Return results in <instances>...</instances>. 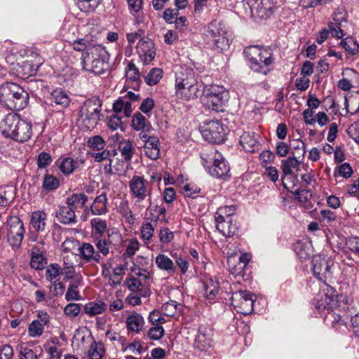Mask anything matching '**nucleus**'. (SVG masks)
Returning <instances> with one entry per match:
<instances>
[{
	"label": "nucleus",
	"mask_w": 359,
	"mask_h": 359,
	"mask_svg": "<svg viewBox=\"0 0 359 359\" xmlns=\"http://www.w3.org/2000/svg\"><path fill=\"white\" fill-rule=\"evenodd\" d=\"M201 87L192 69L180 67L175 72V94L178 98L193 100L197 97Z\"/></svg>",
	"instance_id": "1"
},
{
	"label": "nucleus",
	"mask_w": 359,
	"mask_h": 359,
	"mask_svg": "<svg viewBox=\"0 0 359 359\" xmlns=\"http://www.w3.org/2000/svg\"><path fill=\"white\" fill-rule=\"evenodd\" d=\"M29 94L15 83L7 82L0 86V102L12 110H22L28 104Z\"/></svg>",
	"instance_id": "2"
},
{
	"label": "nucleus",
	"mask_w": 359,
	"mask_h": 359,
	"mask_svg": "<svg viewBox=\"0 0 359 359\" xmlns=\"http://www.w3.org/2000/svg\"><path fill=\"white\" fill-rule=\"evenodd\" d=\"M107 54L104 47L100 44L88 48L82 55L83 69L97 75L104 74L108 69L104 60Z\"/></svg>",
	"instance_id": "3"
},
{
	"label": "nucleus",
	"mask_w": 359,
	"mask_h": 359,
	"mask_svg": "<svg viewBox=\"0 0 359 359\" xmlns=\"http://www.w3.org/2000/svg\"><path fill=\"white\" fill-rule=\"evenodd\" d=\"M229 98V92L223 86L212 85L204 88L202 103L208 109L223 111Z\"/></svg>",
	"instance_id": "4"
},
{
	"label": "nucleus",
	"mask_w": 359,
	"mask_h": 359,
	"mask_svg": "<svg viewBox=\"0 0 359 359\" xmlns=\"http://www.w3.org/2000/svg\"><path fill=\"white\" fill-rule=\"evenodd\" d=\"M226 34L224 25L219 21L212 20L207 27L204 40L210 48L224 50L229 48L230 43Z\"/></svg>",
	"instance_id": "5"
},
{
	"label": "nucleus",
	"mask_w": 359,
	"mask_h": 359,
	"mask_svg": "<svg viewBox=\"0 0 359 359\" xmlns=\"http://www.w3.org/2000/svg\"><path fill=\"white\" fill-rule=\"evenodd\" d=\"M244 53L252 70L264 74L269 72L268 66L273 62L270 52L258 46H249L244 50Z\"/></svg>",
	"instance_id": "6"
},
{
	"label": "nucleus",
	"mask_w": 359,
	"mask_h": 359,
	"mask_svg": "<svg viewBox=\"0 0 359 359\" xmlns=\"http://www.w3.org/2000/svg\"><path fill=\"white\" fill-rule=\"evenodd\" d=\"M129 192L135 199V206L141 207V203L147 200L151 203V184L144 176L135 175L128 182Z\"/></svg>",
	"instance_id": "7"
},
{
	"label": "nucleus",
	"mask_w": 359,
	"mask_h": 359,
	"mask_svg": "<svg viewBox=\"0 0 359 359\" xmlns=\"http://www.w3.org/2000/svg\"><path fill=\"white\" fill-rule=\"evenodd\" d=\"M101 101L97 98L88 99L81 107L79 114L82 123L87 129L93 128L100 117Z\"/></svg>",
	"instance_id": "8"
},
{
	"label": "nucleus",
	"mask_w": 359,
	"mask_h": 359,
	"mask_svg": "<svg viewBox=\"0 0 359 359\" xmlns=\"http://www.w3.org/2000/svg\"><path fill=\"white\" fill-rule=\"evenodd\" d=\"M203 138L213 144H219L225 140L224 129L217 120H206L200 126Z\"/></svg>",
	"instance_id": "9"
},
{
	"label": "nucleus",
	"mask_w": 359,
	"mask_h": 359,
	"mask_svg": "<svg viewBox=\"0 0 359 359\" xmlns=\"http://www.w3.org/2000/svg\"><path fill=\"white\" fill-rule=\"evenodd\" d=\"M123 237L119 232H111L108 233L107 238L105 236L94 237L93 243L96 248L97 253L102 257H107L114 246L119 245L122 243Z\"/></svg>",
	"instance_id": "10"
},
{
	"label": "nucleus",
	"mask_w": 359,
	"mask_h": 359,
	"mask_svg": "<svg viewBox=\"0 0 359 359\" xmlns=\"http://www.w3.org/2000/svg\"><path fill=\"white\" fill-rule=\"evenodd\" d=\"M231 304L238 309V312L245 315L249 314L253 310L255 296L247 290H239L231 295Z\"/></svg>",
	"instance_id": "11"
},
{
	"label": "nucleus",
	"mask_w": 359,
	"mask_h": 359,
	"mask_svg": "<svg viewBox=\"0 0 359 359\" xmlns=\"http://www.w3.org/2000/svg\"><path fill=\"white\" fill-rule=\"evenodd\" d=\"M8 241L13 248H19L25 234L22 222L18 217H11L8 221Z\"/></svg>",
	"instance_id": "12"
},
{
	"label": "nucleus",
	"mask_w": 359,
	"mask_h": 359,
	"mask_svg": "<svg viewBox=\"0 0 359 359\" xmlns=\"http://www.w3.org/2000/svg\"><path fill=\"white\" fill-rule=\"evenodd\" d=\"M211 159L212 164L208 172L212 177L226 179L230 175V166L221 153L215 151Z\"/></svg>",
	"instance_id": "13"
},
{
	"label": "nucleus",
	"mask_w": 359,
	"mask_h": 359,
	"mask_svg": "<svg viewBox=\"0 0 359 359\" xmlns=\"http://www.w3.org/2000/svg\"><path fill=\"white\" fill-rule=\"evenodd\" d=\"M313 275L320 280L325 282L331 277V266L333 262L320 255L313 256L311 261Z\"/></svg>",
	"instance_id": "14"
},
{
	"label": "nucleus",
	"mask_w": 359,
	"mask_h": 359,
	"mask_svg": "<svg viewBox=\"0 0 359 359\" xmlns=\"http://www.w3.org/2000/svg\"><path fill=\"white\" fill-rule=\"evenodd\" d=\"M337 304V295L332 288H327V292L319 294L313 301V304L319 312L332 310Z\"/></svg>",
	"instance_id": "15"
},
{
	"label": "nucleus",
	"mask_w": 359,
	"mask_h": 359,
	"mask_svg": "<svg viewBox=\"0 0 359 359\" xmlns=\"http://www.w3.org/2000/svg\"><path fill=\"white\" fill-rule=\"evenodd\" d=\"M22 118L15 113L8 114L0 123V130L5 137L14 140Z\"/></svg>",
	"instance_id": "16"
},
{
	"label": "nucleus",
	"mask_w": 359,
	"mask_h": 359,
	"mask_svg": "<svg viewBox=\"0 0 359 359\" xmlns=\"http://www.w3.org/2000/svg\"><path fill=\"white\" fill-rule=\"evenodd\" d=\"M250 260V256L248 254L229 257L227 262L229 271L235 276L243 277L245 274V271Z\"/></svg>",
	"instance_id": "17"
},
{
	"label": "nucleus",
	"mask_w": 359,
	"mask_h": 359,
	"mask_svg": "<svg viewBox=\"0 0 359 359\" xmlns=\"http://www.w3.org/2000/svg\"><path fill=\"white\" fill-rule=\"evenodd\" d=\"M212 330L210 326L201 325L198 329L194 346L199 351H206L211 346Z\"/></svg>",
	"instance_id": "18"
},
{
	"label": "nucleus",
	"mask_w": 359,
	"mask_h": 359,
	"mask_svg": "<svg viewBox=\"0 0 359 359\" xmlns=\"http://www.w3.org/2000/svg\"><path fill=\"white\" fill-rule=\"evenodd\" d=\"M136 48L140 57L144 64H149L154 59L156 51L154 43L151 39L140 40Z\"/></svg>",
	"instance_id": "19"
},
{
	"label": "nucleus",
	"mask_w": 359,
	"mask_h": 359,
	"mask_svg": "<svg viewBox=\"0 0 359 359\" xmlns=\"http://www.w3.org/2000/svg\"><path fill=\"white\" fill-rule=\"evenodd\" d=\"M217 230L224 236L230 237L238 231L236 224L233 222L231 217L225 218L224 215L217 214L215 216Z\"/></svg>",
	"instance_id": "20"
},
{
	"label": "nucleus",
	"mask_w": 359,
	"mask_h": 359,
	"mask_svg": "<svg viewBox=\"0 0 359 359\" xmlns=\"http://www.w3.org/2000/svg\"><path fill=\"white\" fill-rule=\"evenodd\" d=\"M82 259L87 263H101L103 258L97 253L93 243H83L78 249Z\"/></svg>",
	"instance_id": "21"
},
{
	"label": "nucleus",
	"mask_w": 359,
	"mask_h": 359,
	"mask_svg": "<svg viewBox=\"0 0 359 359\" xmlns=\"http://www.w3.org/2000/svg\"><path fill=\"white\" fill-rule=\"evenodd\" d=\"M82 163L83 161L79 163L78 160H74L71 157H60L55 163V165L65 175L72 173Z\"/></svg>",
	"instance_id": "22"
},
{
	"label": "nucleus",
	"mask_w": 359,
	"mask_h": 359,
	"mask_svg": "<svg viewBox=\"0 0 359 359\" xmlns=\"http://www.w3.org/2000/svg\"><path fill=\"white\" fill-rule=\"evenodd\" d=\"M17 130L13 140L16 142H27L32 135V124L30 121L25 119L22 118Z\"/></svg>",
	"instance_id": "23"
},
{
	"label": "nucleus",
	"mask_w": 359,
	"mask_h": 359,
	"mask_svg": "<svg viewBox=\"0 0 359 359\" xmlns=\"http://www.w3.org/2000/svg\"><path fill=\"white\" fill-rule=\"evenodd\" d=\"M292 156H290L281 161V168L284 175H289L293 173V169L297 171L299 170V167L304 158L297 156L294 152H292Z\"/></svg>",
	"instance_id": "24"
},
{
	"label": "nucleus",
	"mask_w": 359,
	"mask_h": 359,
	"mask_svg": "<svg viewBox=\"0 0 359 359\" xmlns=\"http://www.w3.org/2000/svg\"><path fill=\"white\" fill-rule=\"evenodd\" d=\"M55 216L57 220L63 224L76 223L75 212L68 205L59 207Z\"/></svg>",
	"instance_id": "25"
},
{
	"label": "nucleus",
	"mask_w": 359,
	"mask_h": 359,
	"mask_svg": "<svg viewBox=\"0 0 359 359\" xmlns=\"http://www.w3.org/2000/svg\"><path fill=\"white\" fill-rule=\"evenodd\" d=\"M341 251L348 259H351L350 252L353 254L355 258L359 259V237L351 236L347 238L345 241V246Z\"/></svg>",
	"instance_id": "26"
},
{
	"label": "nucleus",
	"mask_w": 359,
	"mask_h": 359,
	"mask_svg": "<svg viewBox=\"0 0 359 359\" xmlns=\"http://www.w3.org/2000/svg\"><path fill=\"white\" fill-rule=\"evenodd\" d=\"M118 150L126 162H130L135 152L133 142L127 139H121L118 143Z\"/></svg>",
	"instance_id": "27"
},
{
	"label": "nucleus",
	"mask_w": 359,
	"mask_h": 359,
	"mask_svg": "<svg viewBox=\"0 0 359 359\" xmlns=\"http://www.w3.org/2000/svg\"><path fill=\"white\" fill-rule=\"evenodd\" d=\"M155 263L159 269L165 271L170 274H173L176 272L177 266L173 261L165 255L160 254L157 255L155 259Z\"/></svg>",
	"instance_id": "28"
},
{
	"label": "nucleus",
	"mask_w": 359,
	"mask_h": 359,
	"mask_svg": "<svg viewBox=\"0 0 359 359\" xmlns=\"http://www.w3.org/2000/svg\"><path fill=\"white\" fill-rule=\"evenodd\" d=\"M50 99L52 106L55 104L65 108L68 107L70 102L68 95L61 88L54 90L50 94Z\"/></svg>",
	"instance_id": "29"
},
{
	"label": "nucleus",
	"mask_w": 359,
	"mask_h": 359,
	"mask_svg": "<svg viewBox=\"0 0 359 359\" xmlns=\"http://www.w3.org/2000/svg\"><path fill=\"white\" fill-rule=\"evenodd\" d=\"M205 295L208 299H215L219 292V283L216 278L207 277L203 280Z\"/></svg>",
	"instance_id": "30"
},
{
	"label": "nucleus",
	"mask_w": 359,
	"mask_h": 359,
	"mask_svg": "<svg viewBox=\"0 0 359 359\" xmlns=\"http://www.w3.org/2000/svg\"><path fill=\"white\" fill-rule=\"evenodd\" d=\"M159 140L157 137L151 138L148 142L144 144L145 154L152 160H156L160 156Z\"/></svg>",
	"instance_id": "31"
},
{
	"label": "nucleus",
	"mask_w": 359,
	"mask_h": 359,
	"mask_svg": "<svg viewBox=\"0 0 359 359\" xmlns=\"http://www.w3.org/2000/svg\"><path fill=\"white\" fill-rule=\"evenodd\" d=\"M240 144L248 152H253L258 147V142L254 133H243L240 137Z\"/></svg>",
	"instance_id": "32"
},
{
	"label": "nucleus",
	"mask_w": 359,
	"mask_h": 359,
	"mask_svg": "<svg viewBox=\"0 0 359 359\" xmlns=\"http://www.w3.org/2000/svg\"><path fill=\"white\" fill-rule=\"evenodd\" d=\"M107 202L106 194L102 193L97 196L90 207L92 214L95 215L105 214L107 212Z\"/></svg>",
	"instance_id": "33"
},
{
	"label": "nucleus",
	"mask_w": 359,
	"mask_h": 359,
	"mask_svg": "<svg viewBox=\"0 0 359 359\" xmlns=\"http://www.w3.org/2000/svg\"><path fill=\"white\" fill-rule=\"evenodd\" d=\"M144 324L143 317L138 313L129 316L126 319V326L129 331L140 332Z\"/></svg>",
	"instance_id": "34"
},
{
	"label": "nucleus",
	"mask_w": 359,
	"mask_h": 359,
	"mask_svg": "<svg viewBox=\"0 0 359 359\" xmlns=\"http://www.w3.org/2000/svg\"><path fill=\"white\" fill-rule=\"evenodd\" d=\"M88 201V196L83 194H73L67 198V204L75 211L77 208L84 207Z\"/></svg>",
	"instance_id": "35"
},
{
	"label": "nucleus",
	"mask_w": 359,
	"mask_h": 359,
	"mask_svg": "<svg viewBox=\"0 0 359 359\" xmlns=\"http://www.w3.org/2000/svg\"><path fill=\"white\" fill-rule=\"evenodd\" d=\"M81 278H76L69 285L67 292L65 294V299L67 302L79 301L81 299L79 291L78 290V287L81 285Z\"/></svg>",
	"instance_id": "36"
},
{
	"label": "nucleus",
	"mask_w": 359,
	"mask_h": 359,
	"mask_svg": "<svg viewBox=\"0 0 359 359\" xmlns=\"http://www.w3.org/2000/svg\"><path fill=\"white\" fill-rule=\"evenodd\" d=\"M105 351L102 342L94 341L90 346L87 354L90 359H102L105 354Z\"/></svg>",
	"instance_id": "37"
},
{
	"label": "nucleus",
	"mask_w": 359,
	"mask_h": 359,
	"mask_svg": "<svg viewBox=\"0 0 359 359\" xmlns=\"http://www.w3.org/2000/svg\"><path fill=\"white\" fill-rule=\"evenodd\" d=\"M46 215L43 211H35L32 214L31 224L37 231H43L46 226Z\"/></svg>",
	"instance_id": "38"
},
{
	"label": "nucleus",
	"mask_w": 359,
	"mask_h": 359,
	"mask_svg": "<svg viewBox=\"0 0 359 359\" xmlns=\"http://www.w3.org/2000/svg\"><path fill=\"white\" fill-rule=\"evenodd\" d=\"M131 274L142 283L145 287H148L151 281L149 272L145 269H140L137 266L131 268Z\"/></svg>",
	"instance_id": "39"
},
{
	"label": "nucleus",
	"mask_w": 359,
	"mask_h": 359,
	"mask_svg": "<svg viewBox=\"0 0 359 359\" xmlns=\"http://www.w3.org/2000/svg\"><path fill=\"white\" fill-rule=\"evenodd\" d=\"M107 309V304L101 301L93 302L86 304L84 306V312L90 316H96L102 313Z\"/></svg>",
	"instance_id": "40"
},
{
	"label": "nucleus",
	"mask_w": 359,
	"mask_h": 359,
	"mask_svg": "<svg viewBox=\"0 0 359 359\" xmlns=\"http://www.w3.org/2000/svg\"><path fill=\"white\" fill-rule=\"evenodd\" d=\"M90 224L93 228V238L94 237L104 236L103 234L107 229L105 220L100 218H94L91 219Z\"/></svg>",
	"instance_id": "41"
},
{
	"label": "nucleus",
	"mask_w": 359,
	"mask_h": 359,
	"mask_svg": "<svg viewBox=\"0 0 359 359\" xmlns=\"http://www.w3.org/2000/svg\"><path fill=\"white\" fill-rule=\"evenodd\" d=\"M76 255L69 252L63 257V265L65 275L67 278L72 277L74 273V262Z\"/></svg>",
	"instance_id": "42"
},
{
	"label": "nucleus",
	"mask_w": 359,
	"mask_h": 359,
	"mask_svg": "<svg viewBox=\"0 0 359 359\" xmlns=\"http://www.w3.org/2000/svg\"><path fill=\"white\" fill-rule=\"evenodd\" d=\"M132 127L134 130L140 131L146 128H150L151 126L147 118L140 113L134 114L132 119Z\"/></svg>",
	"instance_id": "43"
},
{
	"label": "nucleus",
	"mask_w": 359,
	"mask_h": 359,
	"mask_svg": "<svg viewBox=\"0 0 359 359\" xmlns=\"http://www.w3.org/2000/svg\"><path fill=\"white\" fill-rule=\"evenodd\" d=\"M59 180L50 174H46L42 184V189L48 192L57 189L59 187Z\"/></svg>",
	"instance_id": "44"
},
{
	"label": "nucleus",
	"mask_w": 359,
	"mask_h": 359,
	"mask_svg": "<svg viewBox=\"0 0 359 359\" xmlns=\"http://www.w3.org/2000/svg\"><path fill=\"white\" fill-rule=\"evenodd\" d=\"M163 77V71L160 68H153L149 72V74L145 76L144 81L149 86H154L158 83V81Z\"/></svg>",
	"instance_id": "45"
},
{
	"label": "nucleus",
	"mask_w": 359,
	"mask_h": 359,
	"mask_svg": "<svg viewBox=\"0 0 359 359\" xmlns=\"http://www.w3.org/2000/svg\"><path fill=\"white\" fill-rule=\"evenodd\" d=\"M154 226L151 222H143L140 228L141 238L144 241L145 244H149L154 235Z\"/></svg>",
	"instance_id": "46"
},
{
	"label": "nucleus",
	"mask_w": 359,
	"mask_h": 359,
	"mask_svg": "<svg viewBox=\"0 0 359 359\" xmlns=\"http://www.w3.org/2000/svg\"><path fill=\"white\" fill-rule=\"evenodd\" d=\"M61 274V267L55 263L50 264L46 269V278L50 282L57 280Z\"/></svg>",
	"instance_id": "47"
},
{
	"label": "nucleus",
	"mask_w": 359,
	"mask_h": 359,
	"mask_svg": "<svg viewBox=\"0 0 359 359\" xmlns=\"http://www.w3.org/2000/svg\"><path fill=\"white\" fill-rule=\"evenodd\" d=\"M340 44L342 48L351 55H355L359 51V45L358 42L352 38H346L342 39Z\"/></svg>",
	"instance_id": "48"
},
{
	"label": "nucleus",
	"mask_w": 359,
	"mask_h": 359,
	"mask_svg": "<svg viewBox=\"0 0 359 359\" xmlns=\"http://www.w3.org/2000/svg\"><path fill=\"white\" fill-rule=\"evenodd\" d=\"M100 0H77L79 8L86 13L93 11L99 5Z\"/></svg>",
	"instance_id": "49"
},
{
	"label": "nucleus",
	"mask_w": 359,
	"mask_h": 359,
	"mask_svg": "<svg viewBox=\"0 0 359 359\" xmlns=\"http://www.w3.org/2000/svg\"><path fill=\"white\" fill-rule=\"evenodd\" d=\"M88 145L93 150L101 151L104 149L106 145L105 141L100 135H95L89 137L88 140Z\"/></svg>",
	"instance_id": "50"
},
{
	"label": "nucleus",
	"mask_w": 359,
	"mask_h": 359,
	"mask_svg": "<svg viewBox=\"0 0 359 359\" xmlns=\"http://www.w3.org/2000/svg\"><path fill=\"white\" fill-rule=\"evenodd\" d=\"M181 304L177 303L175 301H170L166 303H165L162 306V311L163 313L168 316H174L176 312L179 310H180Z\"/></svg>",
	"instance_id": "51"
},
{
	"label": "nucleus",
	"mask_w": 359,
	"mask_h": 359,
	"mask_svg": "<svg viewBox=\"0 0 359 359\" xmlns=\"http://www.w3.org/2000/svg\"><path fill=\"white\" fill-rule=\"evenodd\" d=\"M126 283L128 285V289L133 292H141L144 287H146L140 281L135 278L131 273L129 277L126 280Z\"/></svg>",
	"instance_id": "52"
},
{
	"label": "nucleus",
	"mask_w": 359,
	"mask_h": 359,
	"mask_svg": "<svg viewBox=\"0 0 359 359\" xmlns=\"http://www.w3.org/2000/svg\"><path fill=\"white\" fill-rule=\"evenodd\" d=\"M31 255V266L36 270H41L43 269L45 267V265L47 264V260L44 255Z\"/></svg>",
	"instance_id": "53"
},
{
	"label": "nucleus",
	"mask_w": 359,
	"mask_h": 359,
	"mask_svg": "<svg viewBox=\"0 0 359 359\" xmlns=\"http://www.w3.org/2000/svg\"><path fill=\"white\" fill-rule=\"evenodd\" d=\"M44 327L39 320L32 321L28 328L29 335L32 337L41 336L43 332Z\"/></svg>",
	"instance_id": "54"
},
{
	"label": "nucleus",
	"mask_w": 359,
	"mask_h": 359,
	"mask_svg": "<svg viewBox=\"0 0 359 359\" xmlns=\"http://www.w3.org/2000/svg\"><path fill=\"white\" fill-rule=\"evenodd\" d=\"M294 251L302 260L309 259L310 257V249L306 248L302 242H297L295 243Z\"/></svg>",
	"instance_id": "55"
},
{
	"label": "nucleus",
	"mask_w": 359,
	"mask_h": 359,
	"mask_svg": "<svg viewBox=\"0 0 359 359\" xmlns=\"http://www.w3.org/2000/svg\"><path fill=\"white\" fill-rule=\"evenodd\" d=\"M126 77L128 79L133 81H137L140 78V73L133 62H130L128 65Z\"/></svg>",
	"instance_id": "56"
},
{
	"label": "nucleus",
	"mask_w": 359,
	"mask_h": 359,
	"mask_svg": "<svg viewBox=\"0 0 359 359\" xmlns=\"http://www.w3.org/2000/svg\"><path fill=\"white\" fill-rule=\"evenodd\" d=\"M81 311V305L76 303H69L64 309V313L70 318L77 316Z\"/></svg>",
	"instance_id": "57"
},
{
	"label": "nucleus",
	"mask_w": 359,
	"mask_h": 359,
	"mask_svg": "<svg viewBox=\"0 0 359 359\" xmlns=\"http://www.w3.org/2000/svg\"><path fill=\"white\" fill-rule=\"evenodd\" d=\"M50 283V292L53 294V296L60 297L63 295L65 290V285L64 283L62 282H57V280H54Z\"/></svg>",
	"instance_id": "58"
},
{
	"label": "nucleus",
	"mask_w": 359,
	"mask_h": 359,
	"mask_svg": "<svg viewBox=\"0 0 359 359\" xmlns=\"http://www.w3.org/2000/svg\"><path fill=\"white\" fill-rule=\"evenodd\" d=\"M164 329L161 325H154L148 330V336L151 339H160L164 334Z\"/></svg>",
	"instance_id": "59"
},
{
	"label": "nucleus",
	"mask_w": 359,
	"mask_h": 359,
	"mask_svg": "<svg viewBox=\"0 0 359 359\" xmlns=\"http://www.w3.org/2000/svg\"><path fill=\"white\" fill-rule=\"evenodd\" d=\"M52 161V158L48 153L41 152L38 155L37 165L39 168H46Z\"/></svg>",
	"instance_id": "60"
},
{
	"label": "nucleus",
	"mask_w": 359,
	"mask_h": 359,
	"mask_svg": "<svg viewBox=\"0 0 359 359\" xmlns=\"http://www.w3.org/2000/svg\"><path fill=\"white\" fill-rule=\"evenodd\" d=\"M325 319L331 321L332 325L335 326L337 324H345L346 322L342 319L339 314L336 313L332 310L329 311L325 316Z\"/></svg>",
	"instance_id": "61"
},
{
	"label": "nucleus",
	"mask_w": 359,
	"mask_h": 359,
	"mask_svg": "<svg viewBox=\"0 0 359 359\" xmlns=\"http://www.w3.org/2000/svg\"><path fill=\"white\" fill-rule=\"evenodd\" d=\"M93 46V45L91 46L87 41L83 39L75 40L72 43L73 49L76 51H83L86 50V52L88 48L92 47Z\"/></svg>",
	"instance_id": "62"
},
{
	"label": "nucleus",
	"mask_w": 359,
	"mask_h": 359,
	"mask_svg": "<svg viewBox=\"0 0 359 359\" xmlns=\"http://www.w3.org/2000/svg\"><path fill=\"white\" fill-rule=\"evenodd\" d=\"M174 238L173 233L168 228L163 227L161 229L159 232V238L161 243H168Z\"/></svg>",
	"instance_id": "63"
},
{
	"label": "nucleus",
	"mask_w": 359,
	"mask_h": 359,
	"mask_svg": "<svg viewBox=\"0 0 359 359\" xmlns=\"http://www.w3.org/2000/svg\"><path fill=\"white\" fill-rule=\"evenodd\" d=\"M20 355L21 359H37V355L32 349L27 347H21Z\"/></svg>",
	"instance_id": "64"
}]
</instances>
